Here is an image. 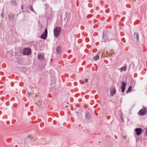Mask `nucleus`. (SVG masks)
Instances as JSON below:
<instances>
[{"label": "nucleus", "instance_id": "1", "mask_svg": "<svg viewBox=\"0 0 147 147\" xmlns=\"http://www.w3.org/2000/svg\"><path fill=\"white\" fill-rule=\"evenodd\" d=\"M61 30V28L59 26L55 27L54 29V36L55 37H58L60 35Z\"/></svg>", "mask_w": 147, "mask_h": 147}, {"label": "nucleus", "instance_id": "2", "mask_svg": "<svg viewBox=\"0 0 147 147\" xmlns=\"http://www.w3.org/2000/svg\"><path fill=\"white\" fill-rule=\"evenodd\" d=\"M147 113V108L143 107L142 108L140 109L138 113L140 115H144Z\"/></svg>", "mask_w": 147, "mask_h": 147}, {"label": "nucleus", "instance_id": "3", "mask_svg": "<svg viewBox=\"0 0 147 147\" xmlns=\"http://www.w3.org/2000/svg\"><path fill=\"white\" fill-rule=\"evenodd\" d=\"M47 28H46L45 30L44 33L41 34L40 38L42 39H45L47 37Z\"/></svg>", "mask_w": 147, "mask_h": 147}, {"label": "nucleus", "instance_id": "4", "mask_svg": "<svg viewBox=\"0 0 147 147\" xmlns=\"http://www.w3.org/2000/svg\"><path fill=\"white\" fill-rule=\"evenodd\" d=\"M122 86H121V89L122 92H123L125 91V87L126 86L127 84L125 82H123L122 83Z\"/></svg>", "mask_w": 147, "mask_h": 147}, {"label": "nucleus", "instance_id": "5", "mask_svg": "<svg viewBox=\"0 0 147 147\" xmlns=\"http://www.w3.org/2000/svg\"><path fill=\"white\" fill-rule=\"evenodd\" d=\"M135 131L136 132V134L137 135H140L142 132V129L140 128H137L135 129Z\"/></svg>", "mask_w": 147, "mask_h": 147}, {"label": "nucleus", "instance_id": "6", "mask_svg": "<svg viewBox=\"0 0 147 147\" xmlns=\"http://www.w3.org/2000/svg\"><path fill=\"white\" fill-rule=\"evenodd\" d=\"M22 53L24 55H28V48H25L23 49L22 51Z\"/></svg>", "mask_w": 147, "mask_h": 147}, {"label": "nucleus", "instance_id": "7", "mask_svg": "<svg viewBox=\"0 0 147 147\" xmlns=\"http://www.w3.org/2000/svg\"><path fill=\"white\" fill-rule=\"evenodd\" d=\"M116 93V90L115 88H113L110 90V95L113 96Z\"/></svg>", "mask_w": 147, "mask_h": 147}, {"label": "nucleus", "instance_id": "8", "mask_svg": "<svg viewBox=\"0 0 147 147\" xmlns=\"http://www.w3.org/2000/svg\"><path fill=\"white\" fill-rule=\"evenodd\" d=\"M38 59L41 61H42L44 59V56L43 55L40 54L38 56Z\"/></svg>", "mask_w": 147, "mask_h": 147}, {"label": "nucleus", "instance_id": "9", "mask_svg": "<svg viewBox=\"0 0 147 147\" xmlns=\"http://www.w3.org/2000/svg\"><path fill=\"white\" fill-rule=\"evenodd\" d=\"M134 35L135 38H136V40L137 41H138L139 39L138 34L137 32H135L134 33Z\"/></svg>", "mask_w": 147, "mask_h": 147}, {"label": "nucleus", "instance_id": "10", "mask_svg": "<svg viewBox=\"0 0 147 147\" xmlns=\"http://www.w3.org/2000/svg\"><path fill=\"white\" fill-rule=\"evenodd\" d=\"M28 139L30 140V142H32L34 141V137L31 135H28Z\"/></svg>", "mask_w": 147, "mask_h": 147}, {"label": "nucleus", "instance_id": "11", "mask_svg": "<svg viewBox=\"0 0 147 147\" xmlns=\"http://www.w3.org/2000/svg\"><path fill=\"white\" fill-rule=\"evenodd\" d=\"M90 114L88 112H87L86 113L85 116L86 118H89L90 117Z\"/></svg>", "mask_w": 147, "mask_h": 147}, {"label": "nucleus", "instance_id": "12", "mask_svg": "<svg viewBox=\"0 0 147 147\" xmlns=\"http://www.w3.org/2000/svg\"><path fill=\"white\" fill-rule=\"evenodd\" d=\"M132 86H129L127 90V91L126 93H128V92H131L132 90Z\"/></svg>", "mask_w": 147, "mask_h": 147}, {"label": "nucleus", "instance_id": "13", "mask_svg": "<svg viewBox=\"0 0 147 147\" xmlns=\"http://www.w3.org/2000/svg\"><path fill=\"white\" fill-rule=\"evenodd\" d=\"M11 3L13 5H16V1L14 0H11Z\"/></svg>", "mask_w": 147, "mask_h": 147}, {"label": "nucleus", "instance_id": "14", "mask_svg": "<svg viewBox=\"0 0 147 147\" xmlns=\"http://www.w3.org/2000/svg\"><path fill=\"white\" fill-rule=\"evenodd\" d=\"M99 56L97 55L96 56H95L93 57V59L95 61H96V60L99 59Z\"/></svg>", "mask_w": 147, "mask_h": 147}, {"label": "nucleus", "instance_id": "15", "mask_svg": "<svg viewBox=\"0 0 147 147\" xmlns=\"http://www.w3.org/2000/svg\"><path fill=\"white\" fill-rule=\"evenodd\" d=\"M126 69V67H123L120 69V70L121 72L123 71H125Z\"/></svg>", "mask_w": 147, "mask_h": 147}, {"label": "nucleus", "instance_id": "16", "mask_svg": "<svg viewBox=\"0 0 147 147\" xmlns=\"http://www.w3.org/2000/svg\"><path fill=\"white\" fill-rule=\"evenodd\" d=\"M30 9L33 12H34V10L33 8V7H32V6H31L30 7Z\"/></svg>", "mask_w": 147, "mask_h": 147}, {"label": "nucleus", "instance_id": "17", "mask_svg": "<svg viewBox=\"0 0 147 147\" xmlns=\"http://www.w3.org/2000/svg\"><path fill=\"white\" fill-rule=\"evenodd\" d=\"M31 53V49L28 48V55L29 54H30Z\"/></svg>", "mask_w": 147, "mask_h": 147}, {"label": "nucleus", "instance_id": "18", "mask_svg": "<svg viewBox=\"0 0 147 147\" xmlns=\"http://www.w3.org/2000/svg\"><path fill=\"white\" fill-rule=\"evenodd\" d=\"M131 84L133 83V84H134L133 85L134 86L136 84V81L134 80H132L131 82Z\"/></svg>", "mask_w": 147, "mask_h": 147}, {"label": "nucleus", "instance_id": "19", "mask_svg": "<svg viewBox=\"0 0 147 147\" xmlns=\"http://www.w3.org/2000/svg\"><path fill=\"white\" fill-rule=\"evenodd\" d=\"M1 16L2 18H4V14L3 13H1Z\"/></svg>", "mask_w": 147, "mask_h": 147}, {"label": "nucleus", "instance_id": "20", "mask_svg": "<svg viewBox=\"0 0 147 147\" xmlns=\"http://www.w3.org/2000/svg\"><path fill=\"white\" fill-rule=\"evenodd\" d=\"M88 81V80L87 79H86L85 80V83H87Z\"/></svg>", "mask_w": 147, "mask_h": 147}, {"label": "nucleus", "instance_id": "21", "mask_svg": "<svg viewBox=\"0 0 147 147\" xmlns=\"http://www.w3.org/2000/svg\"><path fill=\"white\" fill-rule=\"evenodd\" d=\"M145 134H146V136H147V129L145 131Z\"/></svg>", "mask_w": 147, "mask_h": 147}, {"label": "nucleus", "instance_id": "22", "mask_svg": "<svg viewBox=\"0 0 147 147\" xmlns=\"http://www.w3.org/2000/svg\"><path fill=\"white\" fill-rule=\"evenodd\" d=\"M21 9L22 10L23 9V6L22 5L21 6Z\"/></svg>", "mask_w": 147, "mask_h": 147}, {"label": "nucleus", "instance_id": "23", "mask_svg": "<svg viewBox=\"0 0 147 147\" xmlns=\"http://www.w3.org/2000/svg\"><path fill=\"white\" fill-rule=\"evenodd\" d=\"M123 137L124 138H126V136H124Z\"/></svg>", "mask_w": 147, "mask_h": 147}, {"label": "nucleus", "instance_id": "24", "mask_svg": "<svg viewBox=\"0 0 147 147\" xmlns=\"http://www.w3.org/2000/svg\"><path fill=\"white\" fill-rule=\"evenodd\" d=\"M9 20H11V18H10V17L9 16Z\"/></svg>", "mask_w": 147, "mask_h": 147}, {"label": "nucleus", "instance_id": "25", "mask_svg": "<svg viewBox=\"0 0 147 147\" xmlns=\"http://www.w3.org/2000/svg\"><path fill=\"white\" fill-rule=\"evenodd\" d=\"M104 37H105V35H104V34H103V37L104 38Z\"/></svg>", "mask_w": 147, "mask_h": 147}, {"label": "nucleus", "instance_id": "26", "mask_svg": "<svg viewBox=\"0 0 147 147\" xmlns=\"http://www.w3.org/2000/svg\"><path fill=\"white\" fill-rule=\"evenodd\" d=\"M65 107H66V108H67L68 107V106H65Z\"/></svg>", "mask_w": 147, "mask_h": 147}, {"label": "nucleus", "instance_id": "27", "mask_svg": "<svg viewBox=\"0 0 147 147\" xmlns=\"http://www.w3.org/2000/svg\"><path fill=\"white\" fill-rule=\"evenodd\" d=\"M57 52L58 53V49L57 48Z\"/></svg>", "mask_w": 147, "mask_h": 147}]
</instances>
